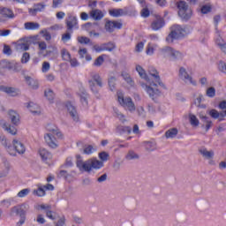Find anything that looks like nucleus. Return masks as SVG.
<instances>
[{
    "label": "nucleus",
    "mask_w": 226,
    "mask_h": 226,
    "mask_svg": "<svg viewBox=\"0 0 226 226\" xmlns=\"http://www.w3.org/2000/svg\"><path fill=\"white\" fill-rule=\"evenodd\" d=\"M200 119H201L203 123H206V132H209V130L213 126V121L209 119V117L204 115H200Z\"/></svg>",
    "instance_id": "28"
},
{
    "label": "nucleus",
    "mask_w": 226,
    "mask_h": 226,
    "mask_svg": "<svg viewBox=\"0 0 226 226\" xmlns=\"http://www.w3.org/2000/svg\"><path fill=\"white\" fill-rule=\"evenodd\" d=\"M207 96H208V98H215V96H216V89L213 87L207 88Z\"/></svg>",
    "instance_id": "49"
},
{
    "label": "nucleus",
    "mask_w": 226,
    "mask_h": 226,
    "mask_svg": "<svg viewBox=\"0 0 226 226\" xmlns=\"http://www.w3.org/2000/svg\"><path fill=\"white\" fill-rule=\"evenodd\" d=\"M163 26H165V20L163 19V18L157 16L155 19L152 22L151 28L153 29V31H160V29L163 27Z\"/></svg>",
    "instance_id": "15"
},
{
    "label": "nucleus",
    "mask_w": 226,
    "mask_h": 226,
    "mask_svg": "<svg viewBox=\"0 0 226 226\" xmlns=\"http://www.w3.org/2000/svg\"><path fill=\"white\" fill-rule=\"evenodd\" d=\"M89 15L94 20H102V19L105 17V14H103V11L100 9H94L90 11Z\"/></svg>",
    "instance_id": "21"
},
{
    "label": "nucleus",
    "mask_w": 226,
    "mask_h": 226,
    "mask_svg": "<svg viewBox=\"0 0 226 226\" xmlns=\"http://www.w3.org/2000/svg\"><path fill=\"white\" fill-rule=\"evenodd\" d=\"M117 133H120V135H123V133H128V135H130V133H132V127L124 126V125H118L117 127Z\"/></svg>",
    "instance_id": "32"
},
{
    "label": "nucleus",
    "mask_w": 226,
    "mask_h": 226,
    "mask_svg": "<svg viewBox=\"0 0 226 226\" xmlns=\"http://www.w3.org/2000/svg\"><path fill=\"white\" fill-rule=\"evenodd\" d=\"M78 41H79V43L87 45V44L91 43V39H89L86 36H80V37H78Z\"/></svg>",
    "instance_id": "51"
},
{
    "label": "nucleus",
    "mask_w": 226,
    "mask_h": 226,
    "mask_svg": "<svg viewBox=\"0 0 226 226\" xmlns=\"http://www.w3.org/2000/svg\"><path fill=\"white\" fill-rule=\"evenodd\" d=\"M122 77L125 80V82H127V84H130V86H133V79H132V78L130 77V74L126 72H123Z\"/></svg>",
    "instance_id": "50"
},
{
    "label": "nucleus",
    "mask_w": 226,
    "mask_h": 226,
    "mask_svg": "<svg viewBox=\"0 0 226 226\" xmlns=\"http://www.w3.org/2000/svg\"><path fill=\"white\" fill-rule=\"evenodd\" d=\"M91 79L88 80L89 87L92 92H94L95 94L98 93V88L96 87V85L98 87H103V81L102 79V77H100V74L96 72H91L90 73ZM96 83V85L94 84Z\"/></svg>",
    "instance_id": "6"
},
{
    "label": "nucleus",
    "mask_w": 226,
    "mask_h": 226,
    "mask_svg": "<svg viewBox=\"0 0 226 226\" xmlns=\"http://www.w3.org/2000/svg\"><path fill=\"white\" fill-rule=\"evenodd\" d=\"M27 109H29L32 114H40V106L38 104H34V102H29L27 105Z\"/></svg>",
    "instance_id": "33"
},
{
    "label": "nucleus",
    "mask_w": 226,
    "mask_h": 226,
    "mask_svg": "<svg viewBox=\"0 0 226 226\" xmlns=\"http://www.w3.org/2000/svg\"><path fill=\"white\" fill-rule=\"evenodd\" d=\"M99 158L101 160V162H108L109 161V158H110V154H109V153L103 151V152H101L99 153Z\"/></svg>",
    "instance_id": "45"
},
{
    "label": "nucleus",
    "mask_w": 226,
    "mask_h": 226,
    "mask_svg": "<svg viewBox=\"0 0 226 226\" xmlns=\"http://www.w3.org/2000/svg\"><path fill=\"white\" fill-rule=\"evenodd\" d=\"M40 208L42 209L44 211V213L46 214V216L48 218H49V220H56V212L52 211V206L51 205H45V204H41L40 206Z\"/></svg>",
    "instance_id": "14"
},
{
    "label": "nucleus",
    "mask_w": 226,
    "mask_h": 226,
    "mask_svg": "<svg viewBox=\"0 0 226 226\" xmlns=\"http://www.w3.org/2000/svg\"><path fill=\"white\" fill-rule=\"evenodd\" d=\"M0 91H2L3 93H6V94H10V96H17V94H19L17 88L13 87L1 86Z\"/></svg>",
    "instance_id": "22"
},
{
    "label": "nucleus",
    "mask_w": 226,
    "mask_h": 226,
    "mask_svg": "<svg viewBox=\"0 0 226 226\" xmlns=\"http://www.w3.org/2000/svg\"><path fill=\"white\" fill-rule=\"evenodd\" d=\"M39 154L44 163H49V160L52 159V154L45 148H40Z\"/></svg>",
    "instance_id": "20"
},
{
    "label": "nucleus",
    "mask_w": 226,
    "mask_h": 226,
    "mask_svg": "<svg viewBox=\"0 0 226 226\" xmlns=\"http://www.w3.org/2000/svg\"><path fill=\"white\" fill-rule=\"evenodd\" d=\"M61 56L64 61H70V59L72 58V55L70 54V51H68V49H61Z\"/></svg>",
    "instance_id": "39"
},
{
    "label": "nucleus",
    "mask_w": 226,
    "mask_h": 226,
    "mask_svg": "<svg viewBox=\"0 0 226 226\" xmlns=\"http://www.w3.org/2000/svg\"><path fill=\"white\" fill-rule=\"evenodd\" d=\"M148 73L151 75V77L154 78V81H151L149 79V86H146V91L147 94L150 96V98L154 102V99L157 96H160L162 94V92L160 89H158V85L161 87H163V89H167L163 82H162V79H160V75L158 74V71L154 67H149Z\"/></svg>",
    "instance_id": "1"
},
{
    "label": "nucleus",
    "mask_w": 226,
    "mask_h": 226,
    "mask_svg": "<svg viewBox=\"0 0 226 226\" xmlns=\"http://www.w3.org/2000/svg\"><path fill=\"white\" fill-rule=\"evenodd\" d=\"M219 72L226 73V64L223 61H220L218 64Z\"/></svg>",
    "instance_id": "55"
},
{
    "label": "nucleus",
    "mask_w": 226,
    "mask_h": 226,
    "mask_svg": "<svg viewBox=\"0 0 226 226\" xmlns=\"http://www.w3.org/2000/svg\"><path fill=\"white\" fill-rule=\"evenodd\" d=\"M29 45H31V41L29 38H21L16 42L17 50H29Z\"/></svg>",
    "instance_id": "12"
},
{
    "label": "nucleus",
    "mask_w": 226,
    "mask_h": 226,
    "mask_svg": "<svg viewBox=\"0 0 226 226\" xmlns=\"http://www.w3.org/2000/svg\"><path fill=\"white\" fill-rule=\"evenodd\" d=\"M200 154H202L203 158H207V160H211L215 156V152L213 150L207 151V148L200 149Z\"/></svg>",
    "instance_id": "29"
},
{
    "label": "nucleus",
    "mask_w": 226,
    "mask_h": 226,
    "mask_svg": "<svg viewBox=\"0 0 226 226\" xmlns=\"http://www.w3.org/2000/svg\"><path fill=\"white\" fill-rule=\"evenodd\" d=\"M102 49H104V51L112 52L113 50H116V44L112 41L102 43Z\"/></svg>",
    "instance_id": "37"
},
{
    "label": "nucleus",
    "mask_w": 226,
    "mask_h": 226,
    "mask_svg": "<svg viewBox=\"0 0 226 226\" xmlns=\"http://www.w3.org/2000/svg\"><path fill=\"white\" fill-rule=\"evenodd\" d=\"M11 33V30L10 29H3V30H0V36H9Z\"/></svg>",
    "instance_id": "64"
},
{
    "label": "nucleus",
    "mask_w": 226,
    "mask_h": 226,
    "mask_svg": "<svg viewBox=\"0 0 226 226\" xmlns=\"http://www.w3.org/2000/svg\"><path fill=\"white\" fill-rule=\"evenodd\" d=\"M78 94L80 97L82 105L85 107L87 106V92H86V89L80 88Z\"/></svg>",
    "instance_id": "27"
},
{
    "label": "nucleus",
    "mask_w": 226,
    "mask_h": 226,
    "mask_svg": "<svg viewBox=\"0 0 226 226\" xmlns=\"http://www.w3.org/2000/svg\"><path fill=\"white\" fill-rule=\"evenodd\" d=\"M178 77L185 82V84H192V86H197V81L193 80V78L188 73L186 68L180 67L178 71Z\"/></svg>",
    "instance_id": "8"
},
{
    "label": "nucleus",
    "mask_w": 226,
    "mask_h": 226,
    "mask_svg": "<svg viewBox=\"0 0 226 226\" xmlns=\"http://www.w3.org/2000/svg\"><path fill=\"white\" fill-rule=\"evenodd\" d=\"M0 142L2 144V146H4V147H5L7 153L11 155V156H15V149H13V147L11 146V143L6 139L5 136H0Z\"/></svg>",
    "instance_id": "11"
},
{
    "label": "nucleus",
    "mask_w": 226,
    "mask_h": 226,
    "mask_svg": "<svg viewBox=\"0 0 226 226\" xmlns=\"http://www.w3.org/2000/svg\"><path fill=\"white\" fill-rule=\"evenodd\" d=\"M161 54L163 56V57H169L170 61L173 62L182 61V59L185 57V55L181 53V51H177L169 46L162 48L161 49Z\"/></svg>",
    "instance_id": "4"
},
{
    "label": "nucleus",
    "mask_w": 226,
    "mask_h": 226,
    "mask_svg": "<svg viewBox=\"0 0 226 226\" xmlns=\"http://www.w3.org/2000/svg\"><path fill=\"white\" fill-rule=\"evenodd\" d=\"M208 115L212 119H218L220 117V112L215 109L208 110Z\"/></svg>",
    "instance_id": "47"
},
{
    "label": "nucleus",
    "mask_w": 226,
    "mask_h": 226,
    "mask_svg": "<svg viewBox=\"0 0 226 226\" xmlns=\"http://www.w3.org/2000/svg\"><path fill=\"white\" fill-rule=\"evenodd\" d=\"M48 132H50L53 135H56L58 139H63V133L59 132V129L56 125L48 124Z\"/></svg>",
    "instance_id": "24"
},
{
    "label": "nucleus",
    "mask_w": 226,
    "mask_h": 226,
    "mask_svg": "<svg viewBox=\"0 0 226 226\" xmlns=\"http://www.w3.org/2000/svg\"><path fill=\"white\" fill-rule=\"evenodd\" d=\"M41 34H43V38L46 40V41H49V40L52 38L47 30H41Z\"/></svg>",
    "instance_id": "59"
},
{
    "label": "nucleus",
    "mask_w": 226,
    "mask_h": 226,
    "mask_svg": "<svg viewBox=\"0 0 226 226\" xmlns=\"http://www.w3.org/2000/svg\"><path fill=\"white\" fill-rule=\"evenodd\" d=\"M1 126L5 132L11 133V135H17V128L14 126L8 124L6 122H1Z\"/></svg>",
    "instance_id": "23"
},
{
    "label": "nucleus",
    "mask_w": 226,
    "mask_h": 226,
    "mask_svg": "<svg viewBox=\"0 0 226 226\" xmlns=\"http://www.w3.org/2000/svg\"><path fill=\"white\" fill-rule=\"evenodd\" d=\"M12 144V148L14 149L16 154L15 156H17V153L19 154H24V153H26V147L24 146V144H22V142L17 139H13Z\"/></svg>",
    "instance_id": "17"
},
{
    "label": "nucleus",
    "mask_w": 226,
    "mask_h": 226,
    "mask_svg": "<svg viewBox=\"0 0 226 226\" xmlns=\"http://www.w3.org/2000/svg\"><path fill=\"white\" fill-rule=\"evenodd\" d=\"M211 11V5H203L201 7V13H203L204 15L209 13Z\"/></svg>",
    "instance_id": "56"
},
{
    "label": "nucleus",
    "mask_w": 226,
    "mask_h": 226,
    "mask_svg": "<svg viewBox=\"0 0 226 226\" xmlns=\"http://www.w3.org/2000/svg\"><path fill=\"white\" fill-rule=\"evenodd\" d=\"M0 14L6 19H14L15 14H13V11L9 8L4 7L0 10Z\"/></svg>",
    "instance_id": "25"
},
{
    "label": "nucleus",
    "mask_w": 226,
    "mask_h": 226,
    "mask_svg": "<svg viewBox=\"0 0 226 226\" xmlns=\"http://www.w3.org/2000/svg\"><path fill=\"white\" fill-rule=\"evenodd\" d=\"M149 15H150V12H149V9H147V6L141 10V17H144V19H147Z\"/></svg>",
    "instance_id": "58"
},
{
    "label": "nucleus",
    "mask_w": 226,
    "mask_h": 226,
    "mask_svg": "<svg viewBox=\"0 0 226 226\" xmlns=\"http://www.w3.org/2000/svg\"><path fill=\"white\" fill-rule=\"evenodd\" d=\"M189 121H190L192 126H194L195 128L197 126H199V124H200L199 118H197V117L195 115H190Z\"/></svg>",
    "instance_id": "42"
},
{
    "label": "nucleus",
    "mask_w": 226,
    "mask_h": 226,
    "mask_svg": "<svg viewBox=\"0 0 226 226\" xmlns=\"http://www.w3.org/2000/svg\"><path fill=\"white\" fill-rule=\"evenodd\" d=\"M76 167L79 168V170H80V172H91L93 169H94L95 170H99V169H102V167H103V162L98 161L96 158L88 159L84 162L80 154H76Z\"/></svg>",
    "instance_id": "2"
},
{
    "label": "nucleus",
    "mask_w": 226,
    "mask_h": 226,
    "mask_svg": "<svg viewBox=\"0 0 226 226\" xmlns=\"http://www.w3.org/2000/svg\"><path fill=\"white\" fill-rule=\"evenodd\" d=\"M44 95L47 97V100H49V102H54V91H52V89H48L44 91Z\"/></svg>",
    "instance_id": "40"
},
{
    "label": "nucleus",
    "mask_w": 226,
    "mask_h": 226,
    "mask_svg": "<svg viewBox=\"0 0 226 226\" xmlns=\"http://www.w3.org/2000/svg\"><path fill=\"white\" fill-rule=\"evenodd\" d=\"M29 59H31V56L29 55V53L27 52H25L22 56V58H21V63L23 64H26V63H28L29 62Z\"/></svg>",
    "instance_id": "53"
},
{
    "label": "nucleus",
    "mask_w": 226,
    "mask_h": 226,
    "mask_svg": "<svg viewBox=\"0 0 226 226\" xmlns=\"http://www.w3.org/2000/svg\"><path fill=\"white\" fill-rule=\"evenodd\" d=\"M175 4L178 10V17L182 18L183 20H190L192 19V8L185 1L179 0Z\"/></svg>",
    "instance_id": "3"
},
{
    "label": "nucleus",
    "mask_w": 226,
    "mask_h": 226,
    "mask_svg": "<svg viewBox=\"0 0 226 226\" xmlns=\"http://www.w3.org/2000/svg\"><path fill=\"white\" fill-rule=\"evenodd\" d=\"M118 102L120 105H124L127 107V109L133 112L135 110V104L133 103V101L131 99V97H121L118 96Z\"/></svg>",
    "instance_id": "13"
},
{
    "label": "nucleus",
    "mask_w": 226,
    "mask_h": 226,
    "mask_svg": "<svg viewBox=\"0 0 226 226\" xmlns=\"http://www.w3.org/2000/svg\"><path fill=\"white\" fill-rule=\"evenodd\" d=\"M109 13L111 17H116V18L123 17L126 15V13L124 12V10L123 9H113V10H110Z\"/></svg>",
    "instance_id": "31"
},
{
    "label": "nucleus",
    "mask_w": 226,
    "mask_h": 226,
    "mask_svg": "<svg viewBox=\"0 0 226 226\" xmlns=\"http://www.w3.org/2000/svg\"><path fill=\"white\" fill-rule=\"evenodd\" d=\"M136 72H138L139 77L147 80V82H149V78L147 77V74L146 73V71L142 68L140 65L136 66Z\"/></svg>",
    "instance_id": "34"
},
{
    "label": "nucleus",
    "mask_w": 226,
    "mask_h": 226,
    "mask_svg": "<svg viewBox=\"0 0 226 226\" xmlns=\"http://www.w3.org/2000/svg\"><path fill=\"white\" fill-rule=\"evenodd\" d=\"M117 80V79H116V77L111 76L110 78H109L108 84L109 86L110 91H114L116 89V81Z\"/></svg>",
    "instance_id": "41"
},
{
    "label": "nucleus",
    "mask_w": 226,
    "mask_h": 226,
    "mask_svg": "<svg viewBox=\"0 0 226 226\" xmlns=\"http://www.w3.org/2000/svg\"><path fill=\"white\" fill-rule=\"evenodd\" d=\"M66 29L70 33H73V29H79V21L77 17L70 15L65 20Z\"/></svg>",
    "instance_id": "9"
},
{
    "label": "nucleus",
    "mask_w": 226,
    "mask_h": 226,
    "mask_svg": "<svg viewBox=\"0 0 226 226\" xmlns=\"http://www.w3.org/2000/svg\"><path fill=\"white\" fill-rule=\"evenodd\" d=\"M9 119L14 126H19L20 124V115L17 111L10 109L8 112Z\"/></svg>",
    "instance_id": "18"
},
{
    "label": "nucleus",
    "mask_w": 226,
    "mask_h": 226,
    "mask_svg": "<svg viewBox=\"0 0 226 226\" xmlns=\"http://www.w3.org/2000/svg\"><path fill=\"white\" fill-rule=\"evenodd\" d=\"M36 222L41 225H43V223H45L46 221H45V218H43L42 215H38L36 218Z\"/></svg>",
    "instance_id": "63"
},
{
    "label": "nucleus",
    "mask_w": 226,
    "mask_h": 226,
    "mask_svg": "<svg viewBox=\"0 0 226 226\" xmlns=\"http://www.w3.org/2000/svg\"><path fill=\"white\" fill-rule=\"evenodd\" d=\"M3 52L6 56H11V48H10V46L8 45H4Z\"/></svg>",
    "instance_id": "60"
},
{
    "label": "nucleus",
    "mask_w": 226,
    "mask_h": 226,
    "mask_svg": "<svg viewBox=\"0 0 226 226\" xmlns=\"http://www.w3.org/2000/svg\"><path fill=\"white\" fill-rule=\"evenodd\" d=\"M27 211H29V205L27 203H23L17 205L11 208V216L16 215V216H26Z\"/></svg>",
    "instance_id": "7"
},
{
    "label": "nucleus",
    "mask_w": 226,
    "mask_h": 226,
    "mask_svg": "<svg viewBox=\"0 0 226 226\" xmlns=\"http://www.w3.org/2000/svg\"><path fill=\"white\" fill-rule=\"evenodd\" d=\"M34 195H37V197H44L45 195V188L43 185L39 186L37 190L34 191Z\"/></svg>",
    "instance_id": "46"
},
{
    "label": "nucleus",
    "mask_w": 226,
    "mask_h": 226,
    "mask_svg": "<svg viewBox=\"0 0 226 226\" xmlns=\"http://www.w3.org/2000/svg\"><path fill=\"white\" fill-rule=\"evenodd\" d=\"M49 70H50V64L49 62H43L41 69L42 72L47 73Z\"/></svg>",
    "instance_id": "57"
},
{
    "label": "nucleus",
    "mask_w": 226,
    "mask_h": 226,
    "mask_svg": "<svg viewBox=\"0 0 226 226\" xmlns=\"http://www.w3.org/2000/svg\"><path fill=\"white\" fill-rule=\"evenodd\" d=\"M105 20H106V23L104 26V29L105 31H107V33H114L115 29H121V27H123V24H121L120 22L109 20V19H105Z\"/></svg>",
    "instance_id": "10"
},
{
    "label": "nucleus",
    "mask_w": 226,
    "mask_h": 226,
    "mask_svg": "<svg viewBox=\"0 0 226 226\" xmlns=\"http://www.w3.org/2000/svg\"><path fill=\"white\" fill-rule=\"evenodd\" d=\"M145 147L147 151H154V149H156V143L153 141H146Z\"/></svg>",
    "instance_id": "43"
},
{
    "label": "nucleus",
    "mask_w": 226,
    "mask_h": 226,
    "mask_svg": "<svg viewBox=\"0 0 226 226\" xmlns=\"http://www.w3.org/2000/svg\"><path fill=\"white\" fill-rule=\"evenodd\" d=\"M24 26L26 31H36L40 29V23L36 22H26Z\"/></svg>",
    "instance_id": "26"
},
{
    "label": "nucleus",
    "mask_w": 226,
    "mask_h": 226,
    "mask_svg": "<svg viewBox=\"0 0 226 226\" xmlns=\"http://www.w3.org/2000/svg\"><path fill=\"white\" fill-rule=\"evenodd\" d=\"M64 223H66V219L64 216H63L56 222H55V226H64Z\"/></svg>",
    "instance_id": "61"
},
{
    "label": "nucleus",
    "mask_w": 226,
    "mask_h": 226,
    "mask_svg": "<svg viewBox=\"0 0 226 226\" xmlns=\"http://www.w3.org/2000/svg\"><path fill=\"white\" fill-rule=\"evenodd\" d=\"M44 139L46 140L47 145L49 147H51V149H56V147L59 146L57 144V139L51 133H48L47 135H45Z\"/></svg>",
    "instance_id": "16"
},
{
    "label": "nucleus",
    "mask_w": 226,
    "mask_h": 226,
    "mask_svg": "<svg viewBox=\"0 0 226 226\" xmlns=\"http://www.w3.org/2000/svg\"><path fill=\"white\" fill-rule=\"evenodd\" d=\"M29 194V189H23L18 193V197H26V195Z\"/></svg>",
    "instance_id": "62"
},
{
    "label": "nucleus",
    "mask_w": 226,
    "mask_h": 226,
    "mask_svg": "<svg viewBox=\"0 0 226 226\" xmlns=\"http://www.w3.org/2000/svg\"><path fill=\"white\" fill-rule=\"evenodd\" d=\"M185 29L179 25H175L172 26L171 32L166 37V41L168 43H173L174 40H179V38H183L185 36Z\"/></svg>",
    "instance_id": "5"
},
{
    "label": "nucleus",
    "mask_w": 226,
    "mask_h": 226,
    "mask_svg": "<svg viewBox=\"0 0 226 226\" xmlns=\"http://www.w3.org/2000/svg\"><path fill=\"white\" fill-rule=\"evenodd\" d=\"M105 59L103 58V56H99L94 63V66H102L104 63Z\"/></svg>",
    "instance_id": "52"
},
{
    "label": "nucleus",
    "mask_w": 226,
    "mask_h": 226,
    "mask_svg": "<svg viewBox=\"0 0 226 226\" xmlns=\"http://www.w3.org/2000/svg\"><path fill=\"white\" fill-rule=\"evenodd\" d=\"M66 109L71 117H72L73 121H75L76 123H79V113L77 112V109L75 108V106H73L72 102H67Z\"/></svg>",
    "instance_id": "19"
},
{
    "label": "nucleus",
    "mask_w": 226,
    "mask_h": 226,
    "mask_svg": "<svg viewBox=\"0 0 226 226\" xmlns=\"http://www.w3.org/2000/svg\"><path fill=\"white\" fill-rule=\"evenodd\" d=\"M25 80H26L27 86H29V87H31V89H38V81L33 79V78H31L29 76H26Z\"/></svg>",
    "instance_id": "30"
},
{
    "label": "nucleus",
    "mask_w": 226,
    "mask_h": 226,
    "mask_svg": "<svg viewBox=\"0 0 226 226\" xmlns=\"http://www.w3.org/2000/svg\"><path fill=\"white\" fill-rule=\"evenodd\" d=\"M216 43L221 48V50H222V52H224V54H226V43H225V41H220V39H218Z\"/></svg>",
    "instance_id": "54"
},
{
    "label": "nucleus",
    "mask_w": 226,
    "mask_h": 226,
    "mask_svg": "<svg viewBox=\"0 0 226 226\" xmlns=\"http://www.w3.org/2000/svg\"><path fill=\"white\" fill-rule=\"evenodd\" d=\"M0 70H13V64L6 60L0 62Z\"/></svg>",
    "instance_id": "36"
},
{
    "label": "nucleus",
    "mask_w": 226,
    "mask_h": 226,
    "mask_svg": "<svg viewBox=\"0 0 226 226\" xmlns=\"http://www.w3.org/2000/svg\"><path fill=\"white\" fill-rule=\"evenodd\" d=\"M83 154H93L94 148L91 145H86L82 150Z\"/></svg>",
    "instance_id": "44"
},
{
    "label": "nucleus",
    "mask_w": 226,
    "mask_h": 226,
    "mask_svg": "<svg viewBox=\"0 0 226 226\" xmlns=\"http://www.w3.org/2000/svg\"><path fill=\"white\" fill-rule=\"evenodd\" d=\"M72 32L67 30L65 34L62 35V41H64V43H66V41H70V40H72Z\"/></svg>",
    "instance_id": "48"
},
{
    "label": "nucleus",
    "mask_w": 226,
    "mask_h": 226,
    "mask_svg": "<svg viewBox=\"0 0 226 226\" xmlns=\"http://www.w3.org/2000/svg\"><path fill=\"white\" fill-rule=\"evenodd\" d=\"M140 156L139 154L135 153L133 150H130L125 155V160H139Z\"/></svg>",
    "instance_id": "38"
},
{
    "label": "nucleus",
    "mask_w": 226,
    "mask_h": 226,
    "mask_svg": "<svg viewBox=\"0 0 226 226\" xmlns=\"http://www.w3.org/2000/svg\"><path fill=\"white\" fill-rule=\"evenodd\" d=\"M177 128H171L165 132L166 139H174L177 135Z\"/></svg>",
    "instance_id": "35"
}]
</instances>
